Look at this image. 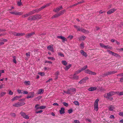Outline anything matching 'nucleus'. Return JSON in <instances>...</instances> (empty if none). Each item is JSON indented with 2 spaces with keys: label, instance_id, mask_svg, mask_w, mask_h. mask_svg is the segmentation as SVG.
Returning <instances> with one entry per match:
<instances>
[{
  "label": "nucleus",
  "instance_id": "obj_1",
  "mask_svg": "<svg viewBox=\"0 0 123 123\" xmlns=\"http://www.w3.org/2000/svg\"><path fill=\"white\" fill-rule=\"evenodd\" d=\"M116 92L111 91L108 93L107 94H105L104 95V97L107 98L108 99L110 100L111 101H112L113 100V98L111 97H110V96H112L116 94Z\"/></svg>",
  "mask_w": 123,
  "mask_h": 123
},
{
  "label": "nucleus",
  "instance_id": "obj_2",
  "mask_svg": "<svg viewBox=\"0 0 123 123\" xmlns=\"http://www.w3.org/2000/svg\"><path fill=\"white\" fill-rule=\"evenodd\" d=\"M74 27L77 29L78 31H81L82 32L85 34H88L89 32L88 31L84 29H83L81 27L80 28L79 26L76 25H74Z\"/></svg>",
  "mask_w": 123,
  "mask_h": 123
},
{
  "label": "nucleus",
  "instance_id": "obj_3",
  "mask_svg": "<svg viewBox=\"0 0 123 123\" xmlns=\"http://www.w3.org/2000/svg\"><path fill=\"white\" fill-rule=\"evenodd\" d=\"M99 100V99H97L95 100L94 103V110L96 111H98V102Z\"/></svg>",
  "mask_w": 123,
  "mask_h": 123
},
{
  "label": "nucleus",
  "instance_id": "obj_4",
  "mask_svg": "<svg viewBox=\"0 0 123 123\" xmlns=\"http://www.w3.org/2000/svg\"><path fill=\"white\" fill-rule=\"evenodd\" d=\"M39 15L38 14L32 16L28 18V20H35L39 18Z\"/></svg>",
  "mask_w": 123,
  "mask_h": 123
},
{
  "label": "nucleus",
  "instance_id": "obj_5",
  "mask_svg": "<svg viewBox=\"0 0 123 123\" xmlns=\"http://www.w3.org/2000/svg\"><path fill=\"white\" fill-rule=\"evenodd\" d=\"M20 114L22 117L25 119H28L29 118V117L28 115H26L25 113L22 111L21 112Z\"/></svg>",
  "mask_w": 123,
  "mask_h": 123
},
{
  "label": "nucleus",
  "instance_id": "obj_6",
  "mask_svg": "<svg viewBox=\"0 0 123 123\" xmlns=\"http://www.w3.org/2000/svg\"><path fill=\"white\" fill-rule=\"evenodd\" d=\"M35 96L34 93L33 92H31L29 93V94L26 97L27 98H32Z\"/></svg>",
  "mask_w": 123,
  "mask_h": 123
},
{
  "label": "nucleus",
  "instance_id": "obj_7",
  "mask_svg": "<svg viewBox=\"0 0 123 123\" xmlns=\"http://www.w3.org/2000/svg\"><path fill=\"white\" fill-rule=\"evenodd\" d=\"M85 72L86 73L90 74L96 75V73L92 72L88 69L85 70Z\"/></svg>",
  "mask_w": 123,
  "mask_h": 123
},
{
  "label": "nucleus",
  "instance_id": "obj_8",
  "mask_svg": "<svg viewBox=\"0 0 123 123\" xmlns=\"http://www.w3.org/2000/svg\"><path fill=\"white\" fill-rule=\"evenodd\" d=\"M88 79V78L87 77H85L80 80L79 82L78 83L80 84H84V83H85L86 82V80H87Z\"/></svg>",
  "mask_w": 123,
  "mask_h": 123
},
{
  "label": "nucleus",
  "instance_id": "obj_9",
  "mask_svg": "<svg viewBox=\"0 0 123 123\" xmlns=\"http://www.w3.org/2000/svg\"><path fill=\"white\" fill-rule=\"evenodd\" d=\"M107 51L109 54H111L113 56L117 57H118L119 56V55L117 54L112 52L110 50H107Z\"/></svg>",
  "mask_w": 123,
  "mask_h": 123
},
{
  "label": "nucleus",
  "instance_id": "obj_10",
  "mask_svg": "<svg viewBox=\"0 0 123 123\" xmlns=\"http://www.w3.org/2000/svg\"><path fill=\"white\" fill-rule=\"evenodd\" d=\"M57 38H58L61 39L62 40V42L64 43L65 41H67V39L64 37L62 36H58Z\"/></svg>",
  "mask_w": 123,
  "mask_h": 123
},
{
  "label": "nucleus",
  "instance_id": "obj_11",
  "mask_svg": "<svg viewBox=\"0 0 123 123\" xmlns=\"http://www.w3.org/2000/svg\"><path fill=\"white\" fill-rule=\"evenodd\" d=\"M53 45H49L47 47V49L53 52H54V48L53 47Z\"/></svg>",
  "mask_w": 123,
  "mask_h": 123
},
{
  "label": "nucleus",
  "instance_id": "obj_12",
  "mask_svg": "<svg viewBox=\"0 0 123 123\" xmlns=\"http://www.w3.org/2000/svg\"><path fill=\"white\" fill-rule=\"evenodd\" d=\"M116 10V9L114 8L111 9L108 11L107 12L108 14H110Z\"/></svg>",
  "mask_w": 123,
  "mask_h": 123
},
{
  "label": "nucleus",
  "instance_id": "obj_13",
  "mask_svg": "<svg viewBox=\"0 0 123 123\" xmlns=\"http://www.w3.org/2000/svg\"><path fill=\"white\" fill-rule=\"evenodd\" d=\"M24 99H19V101H24ZM19 104V106H22V105H24L25 104V102L23 101H22L21 102H18V103Z\"/></svg>",
  "mask_w": 123,
  "mask_h": 123
},
{
  "label": "nucleus",
  "instance_id": "obj_14",
  "mask_svg": "<svg viewBox=\"0 0 123 123\" xmlns=\"http://www.w3.org/2000/svg\"><path fill=\"white\" fill-rule=\"evenodd\" d=\"M115 109V107L114 105H111L108 107V110L110 111H113Z\"/></svg>",
  "mask_w": 123,
  "mask_h": 123
},
{
  "label": "nucleus",
  "instance_id": "obj_15",
  "mask_svg": "<svg viewBox=\"0 0 123 123\" xmlns=\"http://www.w3.org/2000/svg\"><path fill=\"white\" fill-rule=\"evenodd\" d=\"M35 34V33L34 32H32L31 33H28L25 36L26 38H29L33 36Z\"/></svg>",
  "mask_w": 123,
  "mask_h": 123
},
{
  "label": "nucleus",
  "instance_id": "obj_16",
  "mask_svg": "<svg viewBox=\"0 0 123 123\" xmlns=\"http://www.w3.org/2000/svg\"><path fill=\"white\" fill-rule=\"evenodd\" d=\"M80 52L82 55L84 56L85 57H87V55L86 53L83 50H81L80 51Z\"/></svg>",
  "mask_w": 123,
  "mask_h": 123
},
{
  "label": "nucleus",
  "instance_id": "obj_17",
  "mask_svg": "<svg viewBox=\"0 0 123 123\" xmlns=\"http://www.w3.org/2000/svg\"><path fill=\"white\" fill-rule=\"evenodd\" d=\"M97 89L96 87L95 86L92 87L88 88V90L89 91H92L96 90Z\"/></svg>",
  "mask_w": 123,
  "mask_h": 123
},
{
  "label": "nucleus",
  "instance_id": "obj_18",
  "mask_svg": "<svg viewBox=\"0 0 123 123\" xmlns=\"http://www.w3.org/2000/svg\"><path fill=\"white\" fill-rule=\"evenodd\" d=\"M10 13L12 14L17 15H20L22 14L20 12H16L15 11L10 12Z\"/></svg>",
  "mask_w": 123,
  "mask_h": 123
},
{
  "label": "nucleus",
  "instance_id": "obj_19",
  "mask_svg": "<svg viewBox=\"0 0 123 123\" xmlns=\"http://www.w3.org/2000/svg\"><path fill=\"white\" fill-rule=\"evenodd\" d=\"M62 8V6H60L56 8L55 9L53 10V11L55 12H57L60 11Z\"/></svg>",
  "mask_w": 123,
  "mask_h": 123
},
{
  "label": "nucleus",
  "instance_id": "obj_20",
  "mask_svg": "<svg viewBox=\"0 0 123 123\" xmlns=\"http://www.w3.org/2000/svg\"><path fill=\"white\" fill-rule=\"evenodd\" d=\"M117 71H110L108 72V75L113 74H115L116 73H117Z\"/></svg>",
  "mask_w": 123,
  "mask_h": 123
},
{
  "label": "nucleus",
  "instance_id": "obj_21",
  "mask_svg": "<svg viewBox=\"0 0 123 123\" xmlns=\"http://www.w3.org/2000/svg\"><path fill=\"white\" fill-rule=\"evenodd\" d=\"M86 38V37L84 36H82L78 38L79 40L81 41L84 40Z\"/></svg>",
  "mask_w": 123,
  "mask_h": 123
},
{
  "label": "nucleus",
  "instance_id": "obj_22",
  "mask_svg": "<svg viewBox=\"0 0 123 123\" xmlns=\"http://www.w3.org/2000/svg\"><path fill=\"white\" fill-rule=\"evenodd\" d=\"M70 94L72 93L73 92H75L76 91V89L74 88H73L69 89Z\"/></svg>",
  "mask_w": 123,
  "mask_h": 123
},
{
  "label": "nucleus",
  "instance_id": "obj_23",
  "mask_svg": "<svg viewBox=\"0 0 123 123\" xmlns=\"http://www.w3.org/2000/svg\"><path fill=\"white\" fill-rule=\"evenodd\" d=\"M71 64H70L66 66L64 68L67 71L71 67Z\"/></svg>",
  "mask_w": 123,
  "mask_h": 123
},
{
  "label": "nucleus",
  "instance_id": "obj_24",
  "mask_svg": "<svg viewBox=\"0 0 123 123\" xmlns=\"http://www.w3.org/2000/svg\"><path fill=\"white\" fill-rule=\"evenodd\" d=\"M60 16V14H59V13H57L56 14H55V15H53V16H52L51 18H52L53 19L54 18H56L57 17L59 16Z\"/></svg>",
  "mask_w": 123,
  "mask_h": 123
},
{
  "label": "nucleus",
  "instance_id": "obj_25",
  "mask_svg": "<svg viewBox=\"0 0 123 123\" xmlns=\"http://www.w3.org/2000/svg\"><path fill=\"white\" fill-rule=\"evenodd\" d=\"M64 109L63 108H61L60 111V113L61 114H63L65 113Z\"/></svg>",
  "mask_w": 123,
  "mask_h": 123
},
{
  "label": "nucleus",
  "instance_id": "obj_26",
  "mask_svg": "<svg viewBox=\"0 0 123 123\" xmlns=\"http://www.w3.org/2000/svg\"><path fill=\"white\" fill-rule=\"evenodd\" d=\"M76 74H75V73L73 75V78L74 80H78L79 78V77L78 76L76 75Z\"/></svg>",
  "mask_w": 123,
  "mask_h": 123
},
{
  "label": "nucleus",
  "instance_id": "obj_27",
  "mask_svg": "<svg viewBox=\"0 0 123 123\" xmlns=\"http://www.w3.org/2000/svg\"><path fill=\"white\" fill-rule=\"evenodd\" d=\"M83 1H80L79 2H78V3H75V4L71 6L70 7H72L73 6H75L78 5L79 4H80L81 3H83Z\"/></svg>",
  "mask_w": 123,
  "mask_h": 123
},
{
  "label": "nucleus",
  "instance_id": "obj_28",
  "mask_svg": "<svg viewBox=\"0 0 123 123\" xmlns=\"http://www.w3.org/2000/svg\"><path fill=\"white\" fill-rule=\"evenodd\" d=\"M43 90L42 89H40L38 90L37 94H42L43 93Z\"/></svg>",
  "mask_w": 123,
  "mask_h": 123
},
{
  "label": "nucleus",
  "instance_id": "obj_29",
  "mask_svg": "<svg viewBox=\"0 0 123 123\" xmlns=\"http://www.w3.org/2000/svg\"><path fill=\"white\" fill-rule=\"evenodd\" d=\"M24 84L26 86L29 85H31L30 82L29 81H26L24 82Z\"/></svg>",
  "mask_w": 123,
  "mask_h": 123
},
{
  "label": "nucleus",
  "instance_id": "obj_30",
  "mask_svg": "<svg viewBox=\"0 0 123 123\" xmlns=\"http://www.w3.org/2000/svg\"><path fill=\"white\" fill-rule=\"evenodd\" d=\"M49 5V4H47L46 5H44V6H42L41 8H40L39 9V11L41 10L42 9L45 8L46 6H47Z\"/></svg>",
  "mask_w": 123,
  "mask_h": 123
},
{
  "label": "nucleus",
  "instance_id": "obj_31",
  "mask_svg": "<svg viewBox=\"0 0 123 123\" xmlns=\"http://www.w3.org/2000/svg\"><path fill=\"white\" fill-rule=\"evenodd\" d=\"M49 5V4H47L46 5H44V6H42L41 8H40L39 9V11L41 10L42 9L45 8L46 6H47Z\"/></svg>",
  "mask_w": 123,
  "mask_h": 123
},
{
  "label": "nucleus",
  "instance_id": "obj_32",
  "mask_svg": "<svg viewBox=\"0 0 123 123\" xmlns=\"http://www.w3.org/2000/svg\"><path fill=\"white\" fill-rule=\"evenodd\" d=\"M25 35V33H17V36H22Z\"/></svg>",
  "mask_w": 123,
  "mask_h": 123
},
{
  "label": "nucleus",
  "instance_id": "obj_33",
  "mask_svg": "<svg viewBox=\"0 0 123 123\" xmlns=\"http://www.w3.org/2000/svg\"><path fill=\"white\" fill-rule=\"evenodd\" d=\"M116 94L120 96L123 95V92H116Z\"/></svg>",
  "mask_w": 123,
  "mask_h": 123
},
{
  "label": "nucleus",
  "instance_id": "obj_34",
  "mask_svg": "<svg viewBox=\"0 0 123 123\" xmlns=\"http://www.w3.org/2000/svg\"><path fill=\"white\" fill-rule=\"evenodd\" d=\"M62 64L65 66H66L68 64L67 62L65 61H62Z\"/></svg>",
  "mask_w": 123,
  "mask_h": 123
},
{
  "label": "nucleus",
  "instance_id": "obj_35",
  "mask_svg": "<svg viewBox=\"0 0 123 123\" xmlns=\"http://www.w3.org/2000/svg\"><path fill=\"white\" fill-rule=\"evenodd\" d=\"M87 68V65H86L84 66L82 68L80 69L81 71H82L84 70H85Z\"/></svg>",
  "mask_w": 123,
  "mask_h": 123
},
{
  "label": "nucleus",
  "instance_id": "obj_36",
  "mask_svg": "<svg viewBox=\"0 0 123 123\" xmlns=\"http://www.w3.org/2000/svg\"><path fill=\"white\" fill-rule=\"evenodd\" d=\"M18 103V102L14 104L13 105V106L15 107H19V104Z\"/></svg>",
  "mask_w": 123,
  "mask_h": 123
},
{
  "label": "nucleus",
  "instance_id": "obj_37",
  "mask_svg": "<svg viewBox=\"0 0 123 123\" xmlns=\"http://www.w3.org/2000/svg\"><path fill=\"white\" fill-rule=\"evenodd\" d=\"M47 58L49 60H51L53 61H54L55 60V58L53 57H48Z\"/></svg>",
  "mask_w": 123,
  "mask_h": 123
},
{
  "label": "nucleus",
  "instance_id": "obj_38",
  "mask_svg": "<svg viewBox=\"0 0 123 123\" xmlns=\"http://www.w3.org/2000/svg\"><path fill=\"white\" fill-rule=\"evenodd\" d=\"M82 71L80 69L76 71L74 73H75V74H78L79 73H80Z\"/></svg>",
  "mask_w": 123,
  "mask_h": 123
},
{
  "label": "nucleus",
  "instance_id": "obj_39",
  "mask_svg": "<svg viewBox=\"0 0 123 123\" xmlns=\"http://www.w3.org/2000/svg\"><path fill=\"white\" fill-rule=\"evenodd\" d=\"M66 11V10L65 9H64L62 10L59 13L60 14V15H62L64 14V12H65Z\"/></svg>",
  "mask_w": 123,
  "mask_h": 123
},
{
  "label": "nucleus",
  "instance_id": "obj_40",
  "mask_svg": "<svg viewBox=\"0 0 123 123\" xmlns=\"http://www.w3.org/2000/svg\"><path fill=\"white\" fill-rule=\"evenodd\" d=\"M108 72L106 73H105L104 74H102V75H101V76H102L103 77H104L105 76H108Z\"/></svg>",
  "mask_w": 123,
  "mask_h": 123
},
{
  "label": "nucleus",
  "instance_id": "obj_41",
  "mask_svg": "<svg viewBox=\"0 0 123 123\" xmlns=\"http://www.w3.org/2000/svg\"><path fill=\"white\" fill-rule=\"evenodd\" d=\"M6 94V92H2L0 93V96L1 97H2L3 96H4Z\"/></svg>",
  "mask_w": 123,
  "mask_h": 123
},
{
  "label": "nucleus",
  "instance_id": "obj_42",
  "mask_svg": "<svg viewBox=\"0 0 123 123\" xmlns=\"http://www.w3.org/2000/svg\"><path fill=\"white\" fill-rule=\"evenodd\" d=\"M84 43L83 42L81 43L80 44V47L82 49H83L84 48Z\"/></svg>",
  "mask_w": 123,
  "mask_h": 123
},
{
  "label": "nucleus",
  "instance_id": "obj_43",
  "mask_svg": "<svg viewBox=\"0 0 123 123\" xmlns=\"http://www.w3.org/2000/svg\"><path fill=\"white\" fill-rule=\"evenodd\" d=\"M112 48L111 47H110L109 45H106V46H105V49H112Z\"/></svg>",
  "mask_w": 123,
  "mask_h": 123
},
{
  "label": "nucleus",
  "instance_id": "obj_44",
  "mask_svg": "<svg viewBox=\"0 0 123 123\" xmlns=\"http://www.w3.org/2000/svg\"><path fill=\"white\" fill-rule=\"evenodd\" d=\"M64 92L67 94H70V92L69 89L67 91H64Z\"/></svg>",
  "mask_w": 123,
  "mask_h": 123
},
{
  "label": "nucleus",
  "instance_id": "obj_45",
  "mask_svg": "<svg viewBox=\"0 0 123 123\" xmlns=\"http://www.w3.org/2000/svg\"><path fill=\"white\" fill-rule=\"evenodd\" d=\"M10 115L12 117H15L16 116V115L15 113H12Z\"/></svg>",
  "mask_w": 123,
  "mask_h": 123
},
{
  "label": "nucleus",
  "instance_id": "obj_46",
  "mask_svg": "<svg viewBox=\"0 0 123 123\" xmlns=\"http://www.w3.org/2000/svg\"><path fill=\"white\" fill-rule=\"evenodd\" d=\"M39 105L38 104H37L35 106V107L36 110L39 109V107H38Z\"/></svg>",
  "mask_w": 123,
  "mask_h": 123
},
{
  "label": "nucleus",
  "instance_id": "obj_47",
  "mask_svg": "<svg viewBox=\"0 0 123 123\" xmlns=\"http://www.w3.org/2000/svg\"><path fill=\"white\" fill-rule=\"evenodd\" d=\"M74 104L76 105H80V104L78 101H75L74 102Z\"/></svg>",
  "mask_w": 123,
  "mask_h": 123
},
{
  "label": "nucleus",
  "instance_id": "obj_48",
  "mask_svg": "<svg viewBox=\"0 0 123 123\" xmlns=\"http://www.w3.org/2000/svg\"><path fill=\"white\" fill-rule=\"evenodd\" d=\"M100 45L101 47L105 48V44L102 43H100Z\"/></svg>",
  "mask_w": 123,
  "mask_h": 123
},
{
  "label": "nucleus",
  "instance_id": "obj_49",
  "mask_svg": "<svg viewBox=\"0 0 123 123\" xmlns=\"http://www.w3.org/2000/svg\"><path fill=\"white\" fill-rule=\"evenodd\" d=\"M38 74L41 76H44L45 75V74L44 72H39L38 73Z\"/></svg>",
  "mask_w": 123,
  "mask_h": 123
},
{
  "label": "nucleus",
  "instance_id": "obj_50",
  "mask_svg": "<svg viewBox=\"0 0 123 123\" xmlns=\"http://www.w3.org/2000/svg\"><path fill=\"white\" fill-rule=\"evenodd\" d=\"M46 108L45 106H42L39 107V109H43Z\"/></svg>",
  "mask_w": 123,
  "mask_h": 123
},
{
  "label": "nucleus",
  "instance_id": "obj_51",
  "mask_svg": "<svg viewBox=\"0 0 123 123\" xmlns=\"http://www.w3.org/2000/svg\"><path fill=\"white\" fill-rule=\"evenodd\" d=\"M35 12V10H33L31 11L29 13V15H31L33 14Z\"/></svg>",
  "mask_w": 123,
  "mask_h": 123
},
{
  "label": "nucleus",
  "instance_id": "obj_52",
  "mask_svg": "<svg viewBox=\"0 0 123 123\" xmlns=\"http://www.w3.org/2000/svg\"><path fill=\"white\" fill-rule=\"evenodd\" d=\"M26 56L28 57H29L30 56V52H28L27 53H26Z\"/></svg>",
  "mask_w": 123,
  "mask_h": 123
},
{
  "label": "nucleus",
  "instance_id": "obj_53",
  "mask_svg": "<svg viewBox=\"0 0 123 123\" xmlns=\"http://www.w3.org/2000/svg\"><path fill=\"white\" fill-rule=\"evenodd\" d=\"M16 96L14 97L13 98L11 99V100L12 101H14L16 100H17V98H16Z\"/></svg>",
  "mask_w": 123,
  "mask_h": 123
},
{
  "label": "nucleus",
  "instance_id": "obj_54",
  "mask_svg": "<svg viewBox=\"0 0 123 123\" xmlns=\"http://www.w3.org/2000/svg\"><path fill=\"white\" fill-rule=\"evenodd\" d=\"M22 3L21 2V1H18L17 3V5L18 6H20L22 5Z\"/></svg>",
  "mask_w": 123,
  "mask_h": 123
},
{
  "label": "nucleus",
  "instance_id": "obj_55",
  "mask_svg": "<svg viewBox=\"0 0 123 123\" xmlns=\"http://www.w3.org/2000/svg\"><path fill=\"white\" fill-rule=\"evenodd\" d=\"M63 105L66 107H67L68 106V103H66L65 102H64L63 103Z\"/></svg>",
  "mask_w": 123,
  "mask_h": 123
},
{
  "label": "nucleus",
  "instance_id": "obj_56",
  "mask_svg": "<svg viewBox=\"0 0 123 123\" xmlns=\"http://www.w3.org/2000/svg\"><path fill=\"white\" fill-rule=\"evenodd\" d=\"M73 36L70 35L68 36V38H69L70 40H71L73 38Z\"/></svg>",
  "mask_w": 123,
  "mask_h": 123
},
{
  "label": "nucleus",
  "instance_id": "obj_57",
  "mask_svg": "<svg viewBox=\"0 0 123 123\" xmlns=\"http://www.w3.org/2000/svg\"><path fill=\"white\" fill-rule=\"evenodd\" d=\"M73 123H80L79 120H75L74 121Z\"/></svg>",
  "mask_w": 123,
  "mask_h": 123
},
{
  "label": "nucleus",
  "instance_id": "obj_58",
  "mask_svg": "<svg viewBox=\"0 0 123 123\" xmlns=\"http://www.w3.org/2000/svg\"><path fill=\"white\" fill-rule=\"evenodd\" d=\"M119 115L120 116L123 117V112H121L119 113Z\"/></svg>",
  "mask_w": 123,
  "mask_h": 123
},
{
  "label": "nucleus",
  "instance_id": "obj_59",
  "mask_svg": "<svg viewBox=\"0 0 123 123\" xmlns=\"http://www.w3.org/2000/svg\"><path fill=\"white\" fill-rule=\"evenodd\" d=\"M22 90H21L18 89L17 90L18 93L19 94L22 93L21 92Z\"/></svg>",
  "mask_w": 123,
  "mask_h": 123
},
{
  "label": "nucleus",
  "instance_id": "obj_60",
  "mask_svg": "<svg viewBox=\"0 0 123 123\" xmlns=\"http://www.w3.org/2000/svg\"><path fill=\"white\" fill-rule=\"evenodd\" d=\"M58 55L62 57H64V55L63 54L60 53H58Z\"/></svg>",
  "mask_w": 123,
  "mask_h": 123
},
{
  "label": "nucleus",
  "instance_id": "obj_61",
  "mask_svg": "<svg viewBox=\"0 0 123 123\" xmlns=\"http://www.w3.org/2000/svg\"><path fill=\"white\" fill-rule=\"evenodd\" d=\"M9 94L10 95H12L13 94V92L11 90H9Z\"/></svg>",
  "mask_w": 123,
  "mask_h": 123
},
{
  "label": "nucleus",
  "instance_id": "obj_62",
  "mask_svg": "<svg viewBox=\"0 0 123 123\" xmlns=\"http://www.w3.org/2000/svg\"><path fill=\"white\" fill-rule=\"evenodd\" d=\"M29 13L28 14H25L23 15V17H28L29 15H30Z\"/></svg>",
  "mask_w": 123,
  "mask_h": 123
},
{
  "label": "nucleus",
  "instance_id": "obj_63",
  "mask_svg": "<svg viewBox=\"0 0 123 123\" xmlns=\"http://www.w3.org/2000/svg\"><path fill=\"white\" fill-rule=\"evenodd\" d=\"M42 110H40L38 111H37L36 112V113H41L43 112Z\"/></svg>",
  "mask_w": 123,
  "mask_h": 123
},
{
  "label": "nucleus",
  "instance_id": "obj_64",
  "mask_svg": "<svg viewBox=\"0 0 123 123\" xmlns=\"http://www.w3.org/2000/svg\"><path fill=\"white\" fill-rule=\"evenodd\" d=\"M72 112L73 111L72 109L69 110L68 111V112L70 114L72 113Z\"/></svg>",
  "mask_w": 123,
  "mask_h": 123
}]
</instances>
